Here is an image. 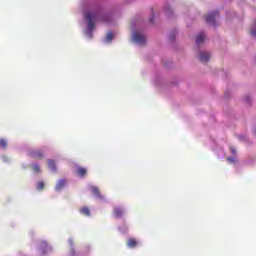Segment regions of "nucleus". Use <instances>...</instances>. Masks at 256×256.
Segmentation results:
<instances>
[{"mask_svg": "<svg viewBox=\"0 0 256 256\" xmlns=\"http://www.w3.org/2000/svg\"><path fill=\"white\" fill-rule=\"evenodd\" d=\"M164 13L167 17H173V9L171 8V6H164Z\"/></svg>", "mask_w": 256, "mask_h": 256, "instance_id": "12", "label": "nucleus"}, {"mask_svg": "<svg viewBox=\"0 0 256 256\" xmlns=\"http://www.w3.org/2000/svg\"><path fill=\"white\" fill-rule=\"evenodd\" d=\"M175 37H177V29H174L172 32H170L169 41H175Z\"/></svg>", "mask_w": 256, "mask_h": 256, "instance_id": "18", "label": "nucleus"}, {"mask_svg": "<svg viewBox=\"0 0 256 256\" xmlns=\"http://www.w3.org/2000/svg\"><path fill=\"white\" fill-rule=\"evenodd\" d=\"M221 155H225V151L224 150H221Z\"/></svg>", "mask_w": 256, "mask_h": 256, "instance_id": "29", "label": "nucleus"}, {"mask_svg": "<svg viewBox=\"0 0 256 256\" xmlns=\"http://www.w3.org/2000/svg\"><path fill=\"white\" fill-rule=\"evenodd\" d=\"M132 29V41L140 47L145 45L147 43V36H145V34H143L142 32L135 30V23H133Z\"/></svg>", "mask_w": 256, "mask_h": 256, "instance_id": "2", "label": "nucleus"}, {"mask_svg": "<svg viewBox=\"0 0 256 256\" xmlns=\"http://www.w3.org/2000/svg\"><path fill=\"white\" fill-rule=\"evenodd\" d=\"M2 161H4V163H7V158H6V156H2Z\"/></svg>", "mask_w": 256, "mask_h": 256, "instance_id": "27", "label": "nucleus"}, {"mask_svg": "<svg viewBox=\"0 0 256 256\" xmlns=\"http://www.w3.org/2000/svg\"><path fill=\"white\" fill-rule=\"evenodd\" d=\"M128 247H130V249H133V248L137 247V240L129 239L128 240Z\"/></svg>", "mask_w": 256, "mask_h": 256, "instance_id": "17", "label": "nucleus"}, {"mask_svg": "<svg viewBox=\"0 0 256 256\" xmlns=\"http://www.w3.org/2000/svg\"><path fill=\"white\" fill-rule=\"evenodd\" d=\"M250 33H251V36H252L254 39H256V20H255V22H254V24H253V26H252V28H251Z\"/></svg>", "mask_w": 256, "mask_h": 256, "instance_id": "19", "label": "nucleus"}, {"mask_svg": "<svg viewBox=\"0 0 256 256\" xmlns=\"http://www.w3.org/2000/svg\"><path fill=\"white\" fill-rule=\"evenodd\" d=\"M197 58L201 63H208V61L211 59V53L205 50H199L197 53Z\"/></svg>", "mask_w": 256, "mask_h": 256, "instance_id": "4", "label": "nucleus"}, {"mask_svg": "<svg viewBox=\"0 0 256 256\" xmlns=\"http://www.w3.org/2000/svg\"><path fill=\"white\" fill-rule=\"evenodd\" d=\"M240 141H244L245 140V136H239Z\"/></svg>", "mask_w": 256, "mask_h": 256, "instance_id": "28", "label": "nucleus"}, {"mask_svg": "<svg viewBox=\"0 0 256 256\" xmlns=\"http://www.w3.org/2000/svg\"><path fill=\"white\" fill-rule=\"evenodd\" d=\"M39 251L42 255H47V253H51L52 248L47 244V242L42 241L39 245Z\"/></svg>", "mask_w": 256, "mask_h": 256, "instance_id": "5", "label": "nucleus"}, {"mask_svg": "<svg viewBox=\"0 0 256 256\" xmlns=\"http://www.w3.org/2000/svg\"><path fill=\"white\" fill-rule=\"evenodd\" d=\"M28 157H32L34 159H41V157H43V150H41V149L29 150Z\"/></svg>", "mask_w": 256, "mask_h": 256, "instance_id": "6", "label": "nucleus"}, {"mask_svg": "<svg viewBox=\"0 0 256 256\" xmlns=\"http://www.w3.org/2000/svg\"><path fill=\"white\" fill-rule=\"evenodd\" d=\"M153 21H155V12L152 10V15H151V17L149 18V22H150V23H153Z\"/></svg>", "mask_w": 256, "mask_h": 256, "instance_id": "23", "label": "nucleus"}, {"mask_svg": "<svg viewBox=\"0 0 256 256\" xmlns=\"http://www.w3.org/2000/svg\"><path fill=\"white\" fill-rule=\"evenodd\" d=\"M113 41V32H108L104 38V43H111Z\"/></svg>", "mask_w": 256, "mask_h": 256, "instance_id": "14", "label": "nucleus"}, {"mask_svg": "<svg viewBox=\"0 0 256 256\" xmlns=\"http://www.w3.org/2000/svg\"><path fill=\"white\" fill-rule=\"evenodd\" d=\"M118 229H119L120 233H125L127 231V226H123L122 228L119 227Z\"/></svg>", "mask_w": 256, "mask_h": 256, "instance_id": "25", "label": "nucleus"}, {"mask_svg": "<svg viewBox=\"0 0 256 256\" xmlns=\"http://www.w3.org/2000/svg\"><path fill=\"white\" fill-rule=\"evenodd\" d=\"M230 151H231L232 155H237V150H235V148L232 147L230 149Z\"/></svg>", "mask_w": 256, "mask_h": 256, "instance_id": "26", "label": "nucleus"}, {"mask_svg": "<svg viewBox=\"0 0 256 256\" xmlns=\"http://www.w3.org/2000/svg\"><path fill=\"white\" fill-rule=\"evenodd\" d=\"M80 213L82 215H85L86 217H89V215H91V211L89 210V208L87 207H83L80 209Z\"/></svg>", "mask_w": 256, "mask_h": 256, "instance_id": "15", "label": "nucleus"}, {"mask_svg": "<svg viewBox=\"0 0 256 256\" xmlns=\"http://www.w3.org/2000/svg\"><path fill=\"white\" fill-rule=\"evenodd\" d=\"M67 185V180L61 179L56 183V191H61L64 189V187Z\"/></svg>", "mask_w": 256, "mask_h": 256, "instance_id": "10", "label": "nucleus"}, {"mask_svg": "<svg viewBox=\"0 0 256 256\" xmlns=\"http://www.w3.org/2000/svg\"><path fill=\"white\" fill-rule=\"evenodd\" d=\"M113 215L116 219H121L123 218V215H125V210H123L120 207H115L113 211Z\"/></svg>", "mask_w": 256, "mask_h": 256, "instance_id": "8", "label": "nucleus"}, {"mask_svg": "<svg viewBox=\"0 0 256 256\" xmlns=\"http://www.w3.org/2000/svg\"><path fill=\"white\" fill-rule=\"evenodd\" d=\"M205 39H206L205 33L200 32L196 37L197 47H201V45H203V43H205Z\"/></svg>", "mask_w": 256, "mask_h": 256, "instance_id": "9", "label": "nucleus"}, {"mask_svg": "<svg viewBox=\"0 0 256 256\" xmlns=\"http://www.w3.org/2000/svg\"><path fill=\"white\" fill-rule=\"evenodd\" d=\"M76 173L79 177H85V175H87V169L81 166H77Z\"/></svg>", "mask_w": 256, "mask_h": 256, "instance_id": "11", "label": "nucleus"}, {"mask_svg": "<svg viewBox=\"0 0 256 256\" xmlns=\"http://www.w3.org/2000/svg\"><path fill=\"white\" fill-rule=\"evenodd\" d=\"M83 15L86 23L85 36L87 39H93V31H95L97 21L101 23H111L113 21L111 9L105 7L99 1L83 6Z\"/></svg>", "mask_w": 256, "mask_h": 256, "instance_id": "1", "label": "nucleus"}, {"mask_svg": "<svg viewBox=\"0 0 256 256\" xmlns=\"http://www.w3.org/2000/svg\"><path fill=\"white\" fill-rule=\"evenodd\" d=\"M1 149H7V141L5 139H0Z\"/></svg>", "mask_w": 256, "mask_h": 256, "instance_id": "20", "label": "nucleus"}, {"mask_svg": "<svg viewBox=\"0 0 256 256\" xmlns=\"http://www.w3.org/2000/svg\"><path fill=\"white\" fill-rule=\"evenodd\" d=\"M246 101L249 102V99H247Z\"/></svg>", "mask_w": 256, "mask_h": 256, "instance_id": "30", "label": "nucleus"}, {"mask_svg": "<svg viewBox=\"0 0 256 256\" xmlns=\"http://www.w3.org/2000/svg\"><path fill=\"white\" fill-rule=\"evenodd\" d=\"M48 167L50 171H57V166L55 165V160H48Z\"/></svg>", "mask_w": 256, "mask_h": 256, "instance_id": "13", "label": "nucleus"}, {"mask_svg": "<svg viewBox=\"0 0 256 256\" xmlns=\"http://www.w3.org/2000/svg\"><path fill=\"white\" fill-rule=\"evenodd\" d=\"M217 19H219V11L210 12L205 18L207 25H211L212 27H217V25H219Z\"/></svg>", "mask_w": 256, "mask_h": 256, "instance_id": "3", "label": "nucleus"}, {"mask_svg": "<svg viewBox=\"0 0 256 256\" xmlns=\"http://www.w3.org/2000/svg\"><path fill=\"white\" fill-rule=\"evenodd\" d=\"M43 187H45V182H38L37 183V189L39 191L43 190Z\"/></svg>", "mask_w": 256, "mask_h": 256, "instance_id": "22", "label": "nucleus"}, {"mask_svg": "<svg viewBox=\"0 0 256 256\" xmlns=\"http://www.w3.org/2000/svg\"><path fill=\"white\" fill-rule=\"evenodd\" d=\"M227 161H229V163H235V161H237L236 157H229L227 158Z\"/></svg>", "mask_w": 256, "mask_h": 256, "instance_id": "24", "label": "nucleus"}, {"mask_svg": "<svg viewBox=\"0 0 256 256\" xmlns=\"http://www.w3.org/2000/svg\"><path fill=\"white\" fill-rule=\"evenodd\" d=\"M68 242H69V245L71 247L70 255L75 256V248H74L75 244L73 243V239L70 238L68 240Z\"/></svg>", "mask_w": 256, "mask_h": 256, "instance_id": "16", "label": "nucleus"}, {"mask_svg": "<svg viewBox=\"0 0 256 256\" xmlns=\"http://www.w3.org/2000/svg\"><path fill=\"white\" fill-rule=\"evenodd\" d=\"M89 190L91 191V193H93V195L97 198L100 199V201H103V199H105V197H103V195H101V192H99V188L97 186H89Z\"/></svg>", "mask_w": 256, "mask_h": 256, "instance_id": "7", "label": "nucleus"}, {"mask_svg": "<svg viewBox=\"0 0 256 256\" xmlns=\"http://www.w3.org/2000/svg\"><path fill=\"white\" fill-rule=\"evenodd\" d=\"M33 169L35 173H41V168L39 167V164L37 163L33 164Z\"/></svg>", "mask_w": 256, "mask_h": 256, "instance_id": "21", "label": "nucleus"}]
</instances>
